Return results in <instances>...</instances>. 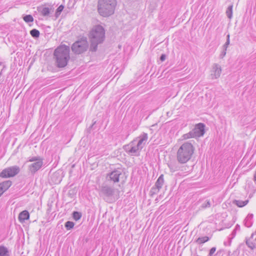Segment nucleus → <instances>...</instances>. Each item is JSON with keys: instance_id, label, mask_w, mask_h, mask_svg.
Listing matches in <instances>:
<instances>
[{"instance_id": "obj_1", "label": "nucleus", "mask_w": 256, "mask_h": 256, "mask_svg": "<svg viewBox=\"0 0 256 256\" xmlns=\"http://www.w3.org/2000/svg\"><path fill=\"white\" fill-rule=\"evenodd\" d=\"M194 150V147L190 142H185L182 144L176 152L178 162H170L168 164L170 172H174L180 170H183L184 166H181L180 164H186L192 158Z\"/></svg>"}, {"instance_id": "obj_2", "label": "nucleus", "mask_w": 256, "mask_h": 256, "mask_svg": "<svg viewBox=\"0 0 256 256\" xmlns=\"http://www.w3.org/2000/svg\"><path fill=\"white\" fill-rule=\"evenodd\" d=\"M137 138H139L137 142L136 139L132 140L128 144L124 146V150L129 154L132 156H138L140 152L144 146L148 139V134L142 133Z\"/></svg>"}, {"instance_id": "obj_3", "label": "nucleus", "mask_w": 256, "mask_h": 256, "mask_svg": "<svg viewBox=\"0 0 256 256\" xmlns=\"http://www.w3.org/2000/svg\"><path fill=\"white\" fill-rule=\"evenodd\" d=\"M89 38L90 41V50L96 52L98 45L102 43L104 40V29L100 25L94 26L90 32Z\"/></svg>"}, {"instance_id": "obj_4", "label": "nucleus", "mask_w": 256, "mask_h": 256, "mask_svg": "<svg viewBox=\"0 0 256 256\" xmlns=\"http://www.w3.org/2000/svg\"><path fill=\"white\" fill-rule=\"evenodd\" d=\"M54 56L56 66L64 68L70 58V47L64 44L60 46L54 50Z\"/></svg>"}, {"instance_id": "obj_5", "label": "nucleus", "mask_w": 256, "mask_h": 256, "mask_svg": "<svg viewBox=\"0 0 256 256\" xmlns=\"http://www.w3.org/2000/svg\"><path fill=\"white\" fill-rule=\"evenodd\" d=\"M116 5V0H98V12L102 16H108L114 13Z\"/></svg>"}, {"instance_id": "obj_6", "label": "nucleus", "mask_w": 256, "mask_h": 256, "mask_svg": "<svg viewBox=\"0 0 256 256\" xmlns=\"http://www.w3.org/2000/svg\"><path fill=\"white\" fill-rule=\"evenodd\" d=\"M205 125L202 123L196 124L194 128L189 132L184 134L182 137L184 140L190 138H196L203 136L204 132Z\"/></svg>"}, {"instance_id": "obj_7", "label": "nucleus", "mask_w": 256, "mask_h": 256, "mask_svg": "<svg viewBox=\"0 0 256 256\" xmlns=\"http://www.w3.org/2000/svg\"><path fill=\"white\" fill-rule=\"evenodd\" d=\"M115 190L107 185L101 186L100 190V196L106 202L110 203L115 200L114 194Z\"/></svg>"}, {"instance_id": "obj_8", "label": "nucleus", "mask_w": 256, "mask_h": 256, "mask_svg": "<svg viewBox=\"0 0 256 256\" xmlns=\"http://www.w3.org/2000/svg\"><path fill=\"white\" fill-rule=\"evenodd\" d=\"M88 47L86 38H82L74 42L72 46V51L76 54H80L86 52Z\"/></svg>"}, {"instance_id": "obj_9", "label": "nucleus", "mask_w": 256, "mask_h": 256, "mask_svg": "<svg viewBox=\"0 0 256 256\" xmlns=\"http://www.w3.org/2000/svg\"><path fill=\"white\" fill-rule=\"evenodd\" d=\"M20 171V168L17 166H10L3 170L0 173V176L3 178L12 177L18 174Z\"/></svg>"}, {"instance_id": "obj_10", "label": "nucleus", "mask_w": 256, "mask_h": 256, "mask_svg": "<svg viewBox=\"0 0 256 256\" xmlns=\"http://www.w3.org/2000/svg\"><path fill=\"white\" fill-rule=\"evenodd\" d=\"M122 174V170L121 169L114 170L106 174V179L108 181H110L114 183L118 182L120 180V176Z\"/></svg>"}, {"instance_id": "obj_11", "label": "nucleus", "mask_w": 256, "mask_h": 256, "mask_svg": "<svg viewBox=\"0 0 256 256\" xmlns=\"http://www.w3.org/2000/svg\"><path fill=\"white\" fill-rule=\"evenodd\" d=\"M222 72L221 66L218 64H214L212 66L211 70V77L212 79H216L218 78Z\"/></svg>"}, {"instance_id": "obj_12", "label": "nucleus", "mask_w": 256, "mask_h": 256, "mask_svg": "<svg viewBox=\"0 0 256 256\" xmlns=\"http://www.w3.org/2000/svg\"><path fill=\"white\" fill-rule=\"evenodd\" d=\"M42 160H38L29 165L28 170L32 174H34L42 168Z\"/></svg>"}, {"instance_id": "obj_13", "label": "nucleus", "mask_w": 256, "mask_h": 256, "mask_svg": "<svg viewBox=\"0 0 256 256\" xmlns=\"http://www.w3.org/2000/svg\"><path fill=\"white\" fill-rule=\"evenodd\" d=\"M29 218L30 214L26 210L20 212L18 217L19 221L21 222H24L26 220L29 219Z\"/></svg>"}, {"instance_id": "obj_14", "label": "nucleus", "mask_w": 256, "mask_h": 256, "mask_svg": "<svg viewBox=\"0 0 256 256\" xmlns=\"http://www.w3.org/2000/svg\"><path fill=\"white\" fill-rule=\"evenodd\" d=\"M12 185V182L10 180H6L0 183V190L4 193L6 190Z\"/></svg>"}, {"instance_id": "obj_15", "label": "nucleus", "mask_w": 256, "mask_h": 256, "mask_svg": "<svg viewBox=\"0 0 256 256\" xmlns=\"http://www.w3.org/2000/svg\"><path fill=\"white\" fill-rule=\"evenodd\" d=\"M254 234H252L250 238H246V244L251 250H254L256 248V244L252 241Z\"/></svg>"}, {"instance_id": "obj_16", "label": "nucleus", "mask_w": 256, "mask_h": 256, "mask_svg": "<svg viewBox=\"0 0 256 256\" xmlns=\"http://www.w3.org/2000/svg\"><path fill=\"white\" fill-rule=\"evenodd\" d=\"M252 214H248L244 220V225L246 226L248 228H250L252 226V218H253Z\"/></svg>"}, {"instance_id": "obj_17", "label": "nucleus", "mask_w": 256, "mask_h": 256, "mask_svg": "<svg viewBox=\"0 0 256 256\" xmlns=\"http://www.w3.org/2000/svg\"><path fill=\"white\" fill-rule=\"evenodd\" d=\"M164 174H162L156 180L154 186L157 187L158 188L161 189L164 184Z\"/></svg>"}, {"instance_id": "obj_18", "label": "nucleus", "mask_w": 256, "mask_h": 256, "mask_svg": "<svg viewBox=\"0 0 256 256\" xmlns=\"http://www.w3.org/2000/svg\"><path fill=\"white\" fill-rule=\"evenodd\" d=\"M38 10L44 16H49L50 13V10L46 7L38 8Z\"/></svg>"}, {"instance_id": "obj_19", "label": "nucleus", "mask_w": 256, "mask_h": 256, "mask_svg": "<svg viewBox=\"0 0 256 256\" xmlns=\"http://www.w3.org/2000/svg\"><path fill=\"white\" fill-rule=\"evenodd\" d=\"M248 202V200H246L244 201L241 200H234L233 202V204L237 206L240 208L243 207L246 205Z\"/></svg>"}, {"instance_id": "obj_20", "label": "nucleus", "mask_w": 256, "mask_h": 256, "mask_svg": "<svg viewBox=\"0 0 256 256\" xmlns=\"http://www.w3.org/2000/svg\"><path fill=\"white\" fill-rule=\"evenodd\" d=\"M209 240H210L209 237H208L207 236H204L198 238H197L195 242L196 243L201 244H202L208 241Z\"/></svg>"}, {"instance_id": "obj_21", "label": "nucleus", "mask_w": 256, "mask_h": 256, "mask_svg": "<svg viewBox=\"0 0 256 256\" xmlns=\"http://www.w3.org/2000/svg\"><path fill=\"white\" fill-rule=\"evenodd\" d=\"M0 256H9L8 248L4 246H0Z\"/></svg>"}, {"instance_id": "obj_22", "label": "nucleus", "mask_w": 256, "mask_h": 256, "mask_svg": "<svg viewBox=\"0 0 256 256\" xmlns=\"http://www.w3.org/2000/svg\"><path fill=\"white\" fill-rule=\"evenodd\" d=\"M30 34L33 38H36L39 37L40 33L38 30L34 28L30 31Z\"/></svg>"}, {"instance_id": "obj_23", "label": "nucleus", "mask_w": 256, "mask_h": 256, "mask_svg": "<svg viewBox=\"0 0 256 256\" xmlns=\"http://www.w3.org/2000/svg\"><path fill=\"white\" fill-rule=\"evenodd\" d=\"M226 14L227 16L230 19L232 16V5L230 6L226 11Z\"/></svg>"}, {"instance_id": "obj_24", "label": "nucleus", "mask_w": 256, "mask_h": 256, "mask_svg": "<svg viewBox=\"0 0 256 256\" xmlns=\"http://www.w3.org/2000/svg\"><path fill=\"white\" fill-rule=\"evenodd\" d=\"M64 8V6L62 4L60 5L57 8L56 13H55V16L56 18H58L60 16Z\"/></svg>"}, {"instance_id": "obj_25", "label": "nucleus", "mask_w": 256, "mask_h": 256, "mask_svg": "<svg viewBox=\"0 0 256 256\" xmlns=\"http://www.w3.org/2000/svg\"><path fill=\"white\" fill-rule=\"evenodd\" d=\"M82 216V214L80 212L76 211L72 213V217L75 220H79L81 218Z\"/></svg>"}, {"instance_id": "obj_26", "label": "nucleus", "mask_w": 256, "mask_h": 256, "mask_svg": "<svg viewBox=\"0 0 256 256\" xmlns=\"http://www.w3.org/2000/svg\"><path fill=\"white\" fill-rule=\"evenodd\" d=\"M23 19L26 22H32L34 21V18L30 14H28L25 16L23 18Z\"/></svg>"}, {"instance_id": "obj_27", "label": "nucleus", "mask_w": 256, "mask_h": 256, "mask_svg": "<svg viewBox=\"0 0 256 256\" xmlns=\"http://www.w3.org/2000/svg\"><path fill=\"white\" fill-rule=\"evenodd\" d=\"M160 189L154 186H152L150 190V193L151 196H153L154 194H156L158 193Z\"/></svg>"}, {"instance_id": "obj_28", "label": "nucleus", "mask_w": 256, "mask_h": 256, "mask_svg": "<svg viewBox=\"0 0 256 256\" xmlns=\"http://www.w3.org/2000/svg\"><path fill=\"white\" fill-rule=\"evenodd\" d=\"M74 223L71 221H68L65 223V227L67 230H70L74 226Z\"/></svg>"}, {"instance_id": "obj_29", "label": "nucleus", "mask_w": 256, "mask_h": 256, "mask_svg": "<svg viewBox=\"0 0 256 256\" xmlns=\"http://www.w3.org/2000/svg\"><path fill=\"white\" fill-rule=\"evenodd\" d=\"M230 34L227 35L226 41V43L224 44V45L222 46V49L227 50V48L228 47V45L230 44Z\"/></svg>"}, {"instance_id": "obj_30", "label": "nucleus", "mask_w": 256, "mask_h": 256, "mask_svg": "<svg viewBox=\"0 0 256 256\" xmlns=\"http://www.w3.org/2000/svg\"><path fill=\"white\" fill-rule=\"evenodd\" d=\"M211 206L210 202L209 200H206L202 204V208H209Z\"/></svg>"}, {"instance_id": "obj_31", "label": "nucleus", "mask_w": 256, "mask_h": 256, "mask_svg": "<svg viewBox=\"0 0 256 256\" xmlns=\"http://www.w3.org/2000/svg\"><path fill=\"white\" fill-rule=\"evenodd\" d=\"M38 160H41L40 157L34 156L30 158L28 161L34 162H37Z\"/></svg>"}, {"instance_id": "obj_32", "label": "nucleus", "mask_w": 256, "mask_h": 256, "mask_svg": "<svg viewBox=\"0 0 256 256\" xmlns=\"http://www.w3.org/2000/svg\"><path fill=\"white\" fill-rule=\"evenodd\" d=\"M216 250V247H212V248H211L208 254V256H214L213 254L215 252Z\"/></svg>"}, {"instance_id": "obj_33", "label": "nucleus", "mask_w": 256, "mask_h": 256, "mask_svg": "<svg viewBox=\"0 0 256 256\" xmlns=\"http://www.w3.org/2000/svg\"><path fill=\"white\" fill-rule=\"evenodd\" d=\"M226 50L223 49L222 51V52L220 54V58H223L224 57L226 56Z\"/></svg>"}, {"instance_id": "obj_34", "label": "nucleus", "mask_w": 256, "mask_h": 256, "mask_svg": "<svg viewBox=\"0 0 256 256\" xmlns=\"http://www.w3.org/2000/svg\"><path fill=\"white\" fill-rule=\"evenodd\" d=\"M166 55L164 54H162L161 55L160 57V60L162 62L164 61L165 60H166Z\"/></svg>"}, {"instance_id": "obj_35", "label": "nucleus", "mask_w": 256, "mask_h": 256, "mask_svg": "<svg viewBox=\"0 0 256 256\" xmlns=\"http://www.w3.org/2000/svg\"><path fill=\"white\" fill-rule=\"evenodd\" d=\"M254 182L256 181V171L255 172V173H254Z\"/></svg>"}, {"instance_id": "obj_36", "label": "nucleus", "mask_w": 256, "mask_h": 256, "mask_svg": "<svg viewBox=\"0 0 256 256\" xmlns=\"http://www.w3.org/2000/svg\"><path fill=\"white\" fill-rule=\"evenodd\" d=\"M60 180H56L54 181V182L55 184H58V183H59V182H60Z\"/></svg>"}, {"instance_id": "obj_37", "label": "nucleus", "mask_w": 256, "mask_h": 256, "mask_svg": "<svg viewBox=\"0 0 256 256\" xmlns=\"http://www.w3.org/2000/svg\"><path fill=\"white\" fill-rule=\"evenodd\" d=\"M236 228H235V229L233 230V232H232V234H234V235H235V234H236Z\"/></svg>"}, {"instance_id": "obj_38", "label": "nucleus", "mask_w": 256, "mask_h": 256, "mask_svg": "<svg viewBox=\"0 0 256 256\" xmlns=\"http://www.w3.org/2000/svg\"><path fill=\"white\" fill-rule=\"evenodd\" d=\"M235 228H236V230L237 229L240 230V226H238V224H237Z\"/></svg>"}, {"instance_id": "obj_39", "label": "nucleus", "mask_w": 256, "mask_h": 256, "mask_svg": "<svg viewBox=\"0 0 256 256\" xmlns=\"http://www.w3.org/2000/svg\"><path fill=\"white\" fill-rule=\"evenodd\" d=\"M57 175H58V174H53L52 176L54 178V177H56L57 176Z\"/></svg>"}, {"instance_id": "obj_40", "label": "nucleus", "mask_w": 256, "mask_h": 256, "mask_svg": "<svg viewBox=\"0 0 256 256\" xmlns=\"http://www.w3.org/2000/svg\"><path fill=\"white\" fill-rule=\"evenodd\" d=\"M3 194L2 192L0 190V196Z\"/></svg>"}, {"instance_id": "obj_41", "label": "nucleus", "mask_w": 256, "mask_h": 256, "mask_svg": "<svg viewBox=\"0 0 256 256\" xmlns=\"http://www.w3.org/2000/svg\"><path fill=\"white\" fill-rule=\"evenodd\" d=\"M255 240L256 241V238Z\"/></svg>"}]
</instances>
